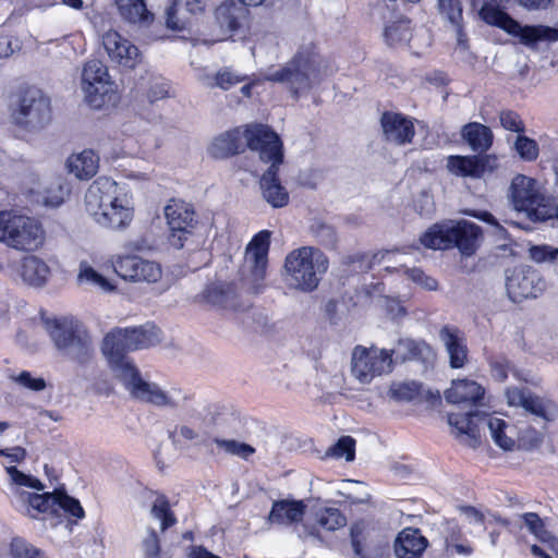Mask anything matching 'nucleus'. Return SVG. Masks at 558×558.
<instances>
[{"label":"nucleus","mask_w":558,"mask_h":558,"mask_svg":"<svg viewBox=\"0 0 558 558\" xmlns=\"http://www.w3.org/2000/svg\"><path fill=\"white\" fill-rule=\"evenodd\" d=\"M124 330L116 328L104 338L101 352L114 375L124 384L131 396L157 407L177 408L179 399L167 393L154 383L145 381L134 362L126 355L129 347Z\"/></svg>","instance_id":"obj_1"},{"label":"nucleus","mask_w":558,"mask_h":558,"mask_svg":"<svg viewBox=\"0 0 558 558\" xmlns=\"http://www.w3.org/2000/svg\"><path fill=\"white\" fill-rule=\"evenodd\" d=\"M86 211L94 220L113 230L125 229L133 219V206L119 184L108 178L99 177L85 193Z\"/></svg>","instance_id":"obj_2"},{"label":"nucleus","mask_w":558,"mask_h":558,"mask_svg":"<svg viewBox=\"0 0 558 558\" xmlns=\"http://www.w3.org/2000/svg\"><path fill=\"white\" fill-rule=\"evenodd\" d=\"M45 326L62 356L78 365H87L93 360L95 354L93 339L83 323L63 317L47 319Z\"/></svg>","instance_id":"obj_3"},{"label":"nucleus","mask_w":558,"mask_h":558,"mask_svg":"<svg viewBox=\"0 0 558 558\" xmlns=\"http://www.w3.org/2000/svg\"><path fill=\"white\" fill-rule=\"evenodd\" d=\"M482 229L468 220H444L430 226L420 242L430 250L457 247L464 256H472L478 247Z\"/></svg>","instance_id":"obj_4"},{"label":"nucleus","mask_w":558,"mask_h":558,"mask_svg":"<svg viewBox=\"0 0 558 558\" xmlns=\"http://www.w3.org/2000/svg\"><path fill=\"white\" fill-rule=\"evenodd\" d=\"M328 267V257L314 246L295 248L284 259L289 287L302 292L316 290Z\"/></svg>","instance_id":"obj_5"},{"label":"nucleus","mask_w":558,"mask_h":558,"mask_svg":"<svg viewBox=\"0 0 558 558\" xmlns=\"http://www.w3.org/2000/svg\"><path fill=\"white\" fill-rule=\"evenodd\" d=\"M163 214L169 228L168 243L175 250L187 252L199 251L204 243V234L193 206L181 199H170Z\"/></svg>","instance_id":"obj_6"},{"label":"nucleus","mask_w":558,"mask_h":558,"mask_svg":"<svg viewBox=\"0 0 558 558\" xmlns=\"http://www.w3.org/2000/svg\"><path fill=\"white\" fill-rule=\"evenodd\" d=\"M508 197L517 211L525 214L532 222H544L557 215V203L541 191L537 180L517 174L512 180Z\"/></svg>","instance_id":"obj_7"},{"label":"nucleus","mask_w":558,"mask_h":558,"mask_svg":"<svg viewBox=\"0 0 558 558\" xmlns=\"http://www.w3.org/2000/svg\"><path fill=\"white\" fill-rule=\"evenodd\" d=\"M318 57L312 51H300L283 68L265 75L266 81L284 83L298 97L323 81Z\"/></svg>","instance_id":"obj_8"},{"label":"nucleus","mask_w":558,"mask_h":558,"mask_svg":"<svg viewBox=\"0 0 558 558\" xmlns=\"http://www.w3.org/2000/svg\"><path fill=\"white\" fill-rule=\"evenodd\" d=\"M478 14L485 23L500 27L510 35L518 36L520 41L526 46L542 40H558V27L544 25L522 26L508 13L498 8V0H484Z\"/></svg>","instance_id":"obj_9"},{"label":"nucleus","mask_w":558,"mask_h":558,"mask_svg":"<svg viewBox=\"0 0 558 558\" xmlns=\"http://www.w3.org/2000/svg\"><path fill=\"white\" fill-rule=\"evenodd\" d=\"M0 242L15 250L33 251L43 242V230L39 223L29 217L1 211Z\"/></svg>","instance_id":"obj_10"},{"label":"nucleus","mask_w":558,"mask_h":558,"mask_svg":"<svg viewBox=\"0 0 558 558\" xmlns=\"http://www.w3.org/2000/svg\"><path fill=\"white\" fill-rule=\"evenodd\" d=\"M113 87L108 69L100 60L93 59L85 63L82 72V89L92 108L100 109L110 102Z\"/></svg>","instance_id":"obj_11"},{"label":"nucleus","mask_w":558,"mask_h":558,"mask_svg":"<svg viewBox=\"0 0 558 558\" xmlns=\"http://www.w3.org/2000/svg\"><path fill=\"white\" fill-rule=\"evenodd\" d=\"M391 366V353L385 349L356 345L352 351L351 372L362 384H368L376 376L390 372Z\"/></svg>","instance_id":"obj_12"},{"label":"nucleus","mask_w":558,"mask_h":558,"mask_svg":"<svg viewBox=\"0 0 558 558\" xmlns=\"http://www.w3.org/2000/svg\"><path fill=\"white\" fill-rule=\"evenodd\" d=\"M270 232H258L245 250L244 269L247 271L244 280L253 293H259L266 278Z\"/></svg>","instance_id":"obj_13"},{"label":"nucleus","mask_w":558,"mask_h":558,"mask_svg":"<svg viewBox=\"0 0 558 558\" xmlns=\"http://www.w3.org/2000/svg\"><path fill=\"white\" fill-rule=\"evenodd\" d=\"M50 116L49 98L40 89L29 88L22 95L14 119L19 125L37 130L50 121Z\"/></svg>","instance_id":"obj_14"},{"label":"nucleus","mask_w":558,"mask_h":558,"mask_svg":"<svg viewBox=\"0 0 558 558\" xmlns=\"http://www.w3.org/2000/svg\"><path fill=\"white\" fill-rule=\"evenodd\" d=\"M246 145L257 151L259 159L270 166L279 167L283 162L282 142L277 133L263 124L248 125L243 132Z\"/></svg>","instance_id":"obj_15"},{"label":"nucleus","mask_w":558,"mask_h":558,"mask_svg":"<svg viewBox=\"0 0 558 558\" xmlns=\"http://www.w3.org/2000/svg\"><path fill=\"white\" fill-rule=\"evenodd\" d=\"M545 287L546 283L539 272L529 266L513 269L506 282L508 296L514 303L537 298L543 293Z\"/></svg>","instance_id":"obj_16"},{"label":"nucleus","mask_w":558,"mask_h":558,"mask_svg":"<svg viewBox=\"0 0 558 558\" xmlns=\"http://www.w3.org/2000/svg\"><path fill=\"white\" fill-rule=\"evenodd\" d=\"M113 269L118 276L131 282L155 283L162 276L161 266L157 262L137 255L118 257Z\"/></svg>","instance_id":"obj_17"},{"label":"nucleus","mask_w":558,"mask_h":558,"mask_svg":"<svg viewBox=\"0 0 558 558\" xmlns=\"http://www.w3.org/2000/svg\"><path fill=\"white\" fill-rule=\"evenodd\" d=\"M486 421V414L481 411H473L465 414L451 413L448 415V423L453 428L456 437L461 444L476 448L481 442V425Z\"/></svg>","instance_id":"obj_18"},{"label":"nucleus","mask_w":558,"mask_h":558,"mask_svg":"<svg viewBox=\"0 0 558 558\" xmlns=\"http://www.w3.org/2000/svg\"><path fill=\"white\" fill-rule=\"evenodd\" d=\"M506 396L510 405L521 407L543 420L553 421L557 414V407L554 402L545 400L524 389L509 388Z\"/></svg>","instance_id":"obj_19"},{"label":"nucleus","mask_w":558,"mask_h":558,"mask_svg":"<svg viewBox=\"0 0 558 558\" xmlns=\"http://www.w3.org/2000/svg\"><path fill=\"white\" fill-rule=\"evenodd\" d=\"M102 44L110 59L120 65L132 69L140 60L138 48L117 32L106 33Z\"/></svg>","instance_id":"obj_20"},{"label":"nucleus","mask_w":558,"mask_h":558,"mask_svg":"<svg viewBox=\"0 0 558 558\" xmlns=\"http://www.w3.org/2000/svg\"><path fill=\"white\" fill-rule=\"evenodd\" d=\"M384 136L387 142L405 145L412 142L415 129L413 122L401 113L384 112L380 119Z\"/></svg>","instance_id":"obj_21"},{"label":"nucleus","mask_w":558,"mask_h":558,"mask_svg":"<svg viewBox=\"0 0 558 558\" xmlns=\"http://www.w3.org/2000/svg\"><path fill=\"white\" fill-rule=\"evenodd\" d=\"M439 339L448 355L452 368H461L468 361V345L464 335L457 327L445 325L439 330Z\"/></svg>","instance_id":"obj_22"},{"label":"nucleus","mask_w":558,"mask_h":558,"mask_svg":"<svg viewBox=\"0 0 558 558\" xmlns=\"http://www.w3.org/2000/svg\"><path fill=\"white\" fill-rule=\"evenodd\" d=\"M201 296L206 303L218 310L239 311L246 307L240 303L235 287L232 283H210L204 289Z\"/></svg>","instance_id":"obj_23"},{"label":"nucleus","mask_w":558,"mask_h":558,"mask_svg":"<svg viewBox=\"0 0 558 558\" xmlns=\"http://www.w3.org/2000/svg\"><path fill=\"white\" fill-rule=\"evenodd\" d=\"M14 494L21 504V511L28 517L36 519L40 513L53 514L57 490L53 493L35 494L17 487Z\"/></svg>","instance_id":"obj_24"},{"label":"nucleus","mask_w":558,"mask_h":558,"mask_svg":"<svg viewBox=\"0 0 558 558\" xmlns=\"http://www.w3.org/2000/svg\"><path fill=\"white\" fill-rule=\"evenodd\" d=\"M428 541L418 529H403L395 542V554L398 558H423Z\"/></svg>","instance_id":"obj_25"},{"label":"nucleus","mask_w":558,"mask_h":558,"mask_svg":"<svg viewBox=\"0 0 558 558\" xmlns=\"http://www.w3.org/2000/svg\"><path fill=\"white\" fill-rule=\"evenodd\" d=\"M485 393L484 388L474 380L457 379L453 380L451 387L446 390L445 398L447 402L453 404H471L477 405Z\"/></svg>","instance_id":"obj_26"},{"label":"nucleus","mask_w":558,"mask_h":558,"mask_svg":"<svg viewBox=\"0 0 558 558\" xmlns=\"http://www.w3.org/2000/svg\"><path fill=\"white\" fill-rule=\"evenodd\" d=\"M306 510L303 500L281 499L272 502L268 514L270 523L279 525H291L302 521Z\"/></svg>","instance_id":"obj_27"},{"label":"nucleus","mask_w":558,"mask_h":558,"mask_svg":"<svg viewBox=\"0 0 558 558\" xmlns=\"http://www.w3.org/2000/svg\"><path fill=\"white\" fill-rule=\"evenodd\" d=\"M279 167L269 166L260 178L259 185L264 199L274 208H280L289 203V194L278 178Z\"/></svg>","instance_id":"obj_28"},{"label":"nucleus","mask_w":558,"mask_h":558,"mask_svg":"<svg viewBox=\"0 0 558 558\" xmlns=\"http://www.w3.org/2000/svg\"><path fill=\"white\" fill-rule=\"evenodd\" d=\"M248 10L233 1L221 3L215 12L216 22L223 33H234L246 20Z\"/></svg>","instance_id":"obj_29"},{"label":"nucleus","mask_w":558,"mask_h":558,"mask_svg":"<svg viewBox=\"0 0 558 558\" xmlns=\"http://www.w3.org/2000/svg\"><path fill=\"white\" fill-rule=\"evenodd\" d=\"M461 137L473 151L483 154L492 147L494 134L488 126L470 122L461 129Z\"/></svg>","instance_id":"obj_30"},{"label":"nucleus","mask_w":558,"mask_h":558,"mask_svg":"<svg viewBox=\"0 0 558 558\" xmlns=\"http://www.w3.org/2000/svg\"><path fill=\"white\" fill-rule=\"evenodd\" d=\"M99 167L98 156L90 149L80 154L71 155L66 160V168L70 173L80 180H88L94 177Z\"/></svg>","instance_id":"obj_31"},{"label":"nucleus","mask_w":558,"mask_h":558,"mask_svg":"<svg viewBox=\"0 0 558 558\" xmlns=\"http://www.w3.org/2000/svg\"><path fill=\"white\" fill-rule=\"evenodd\" d=\"M20 274L22 279L29 286L43 287L50 277V268L39 257L28 255L21 262Z\"/></svg>","instance_id":"obj_32"},{"label":"nucleus","mask_w":558,"mask_h":558,"mask_svg":"<svg viewBox=\"0 0 558 558\" xmlns=\"http://www.w3.org/2000/svg\"><path fill=\"white\" fill-rule=\"evenodd\" d=\"M243 133L239 129L228 131L216 137L209 148L215 158H226L244 149Z\"/></svg>","instance_id":"obj_33"},{"label":"nucleus","mask_w":558,"mask_h":558,"mask_svg":"<svg viewBox=\"0 0 558 558\" xmlns=\"http://www.w3.org/2000/svg\"><path fill=\"white\" fill-rule=\"evenodd\" d=\"M439 13L456 28L457 41L462 49H466V36L462 25V3L460 0H438Z\"/></svg>","instance_id":"obj_34"},{"label":"nucleus","mask_w":558,"mask_h":558,"mask_svg":"<svg viewBox=\"0 0 558 558\" xmlns=\"http://www.w3.org/2000/svg\"><path fill=\"white\" fill-rule=\"evenodd\" d=\"M125 341L128 342L129 350L134 351L150 347L159 341V330L155 327L151 328H132L123 329Z\"/></svg>","instance_id":"obj_35"},{"label":"nucleus","mask_w":558,"mask_h":558,"mask_svg":"<svg viewBox=\"0 0 558 558\" xmlns=\"http://www.w3.org/2000/svg\"><path fill=\"white\" fill-rule=\"evenodd\" d=\"M389 353H395L401 360H420L426 359L430 353V347L424 341H415L412 339H401L395 350Z\"/></svg>","instance_id":"obj_36"},{"label":"nucleus","mask_w":558,"mask_h":558,"mask_svg":"<svg viewBox=\"0 0 558 558\" xmlns=\"http://www.w3.org/2000/svg\"><path fill=\"white\" fill-rule=\"evenodd\" d=\"M412 37L410 20L401 17L385 27L384 38L387 45L398 47L407 45Z\"/></svg>","instance_id":"obj_37"},{"label":"nucleus","mask_w":558,"mask_h":558,"mask_svg":"<svg viewBox=\"0 0 558 558\" xmlns=\"http://www.w3.org/2000/svg\"><path fill=\"white\" fill-rule=\"evenodd\" d=\"M116 3L121 16L131 23H147L153 20L144 0H116Z\"/></svg>","instance_id":"obj_38"},{"label":"nucleus","mask_w":558,"mask_h":558,"mask_svg":"<svg viewBox=\"0 0 558 558\" xmlns=\"http://www.w3.org/2000/svg\"><path fill=\"white\" fill-rule=\"evenodd\" d=\"M477 156H449L447 169L458 177L480 178V166Z\"/></svg>","instance_id":"obj_39"},{"label":"nucleus","mask_w":558,"mask_h":558,"mask_svg":"<svg viewBox=\"0 0 558 558\" xmlns=\"http://www.w3.org/2000/svg\"><path fill=\"white\" fill-rule=\"evenodd\" d=\"M311 234L317 243L329 250H336L338 244V234L333 226L315 219L310 226Z\"/></svg>","instance_id":"obj_40"},{"label":"nucleus","mask_w":558,"mask_h":558,"mask_svg":"<svg viewBox=\"0 0 558 558\" xmlns=\"http://www.w3.org/2000/svg\"><path fill=\"white\" fill-rule=\"evenodd\" d=\"M150 512L154 518L160 521V529L162 532L177 523L175 515L170 509V502L165 495H158L156 497Z\"/></svg>","instance_id":"obj_41"},{"label":"nucleus","mask_w":558,"mask_h":558,"mask_svg":"<svg viewBox=\"0 0 558 558\" xmlns=\"http://www.w3.org/2000/svg\"><path fill=\"white\" fill-rule=\"evenodd\" d=\"M317 524L326 531H336L347 524V518L337 508H323L315 512Z\"/></svg>","instance_id":"obj_42"},{"label":"nucleus","mask_w":558,"mask_h":558,"mask_svg":"<svg viewBox=\"0 0 558 558\" xmlns=\"http://www.w3.org/2000/svg\"><path fill=\"white\" fill-rule=\"evenodd\" d=\"M421 390L422 386L417 381L393 383L389 396L398 402H410L420 397Z\"/></svg>","instance_id":"obj_43"},{"label":"nucleus","mask_w":558,"mask_h":558,"mask_svg":"<svg viewBox=\"0 0 558 558\" xmlns=\"http://www.w3.org/2000/svg\"><path fill=\"white\" fill-rule=\"evenodd\" d=\"M483 425H487L492 438L497 446L505 450H510L513 448L514 440L505 434L507 423L504 420L486 415V421Z\"/></svg>","instance_id":"obj_44"},{"label":"nucleus","mask_w":558,"mask_h":558,"mask_svg":"<svg viewBox=\"0 0 558 558\" xmlns=\"http://www.w3.org/2000/svg\"><path fill=\"white\" fill-rule=\"evenodd\" d=\"M60 511L66 514L75 517L76 519L84 518V510L80 501L73 497H70L64 492L57 490L56 495V508L53 514L59 515Z\"/></svg>","instance_id":"obj_45"},{"label":"nucleus","mask_w":558,"mask_h":558,"mask_svg":"<svg viewBox=\"0 0 558 558\" xmlns=\"http://www.w3.org/2000/svg\"><path fill=\"white\" fill-rule=\"evenodd\" d=\"M513 148L521 159L524 161H534L539 154L538 144L533 138H530L521 133L517 136Z\"/></svg>","instance_id":"obj_46"},{"label":"nucleus","mask_w":558,"mask_h":558,"mask_svg":"<svg viewBox=\"0 0 558 558\" xmlns=\"http://www.w3.org/2000/svg\"><path fill=\"white\" fill-rule=\"evenodd\" d=\"M69 194V184L59 178L47 187L44 203L48 206L58 207L64 202Z\"/></svg>","instance_id":"obj_47"},{"label":"nucleus","mask_w":558,"mask_h":558,"mask_svg":"<svg viewBox=\"0 0 558 558\" xmlns=\"http://www.w3.org/2000/svg\"><path fill=\"white\" fill-rule=\"evenodd\" d=\"M166 25L172 31H183L190 25L189 19L182 12L180 0H174L167 9Z\"/></svg>","instance_id":"obj_48"},{"label":"nucleus","mask_w":558,"mask_h":558,"mask_svg":"<svg viewBox=\"0 0 558 558\" xmlns=\"http://www.w3.org/2000/svg\"><path fill=\"white\" fill-rule=\"evenodd\" d=\"M13 558H46L45 554L21 537H14L10 544Z\"/></svg>","instance_id":"obj_49"},{"label":"nucleus","mask_w":558,"mask_h":558,"mask_svg":"<svg viewBox=\"0 0 558 558\" xmlns=\"http://www.w3.org/2000/svg\"><path fill=\"white\" fill-rule=\"evenodd\" d=\"M329 457L344 458L347 461H352L355 456V440L351 436H342L333 446L326 452Z\"/></svg>","instance_id":"obj_50"},{"label":"nucleus","mask_w":558,"mask_h":558,"mask_svg":"<svg viewBox=\"0 0 558 558\" xmlns=\"http://www.w3.org/2000/svg\"><path fill=\"white\" fill-rule=\"evenodd\" d=\"M78 280L86 281L87 283L98 287L104 291H111L113 289L111 283L104 276L98 274L94 268H92L88 265H81Z\"/></svg>","instance_id":"obj_51"},{"label":"nucleus","mask_w":558,"mask_h":558,"mask_svg":"<svg viewBox=\"0 0 558 558\" xmlns=\"http://www.w3.org/2000/svg\"><path fill=\"white\" fill-rule=\"evenodd\" d=\"M5 471L9 474L12 483L17 486L35 488L37 490L44 489V485L38 478L21 472L15 466H8Z\"/></svg>","instance_id":"obj_52"},{"label":"nucleus","mask_w":558,"mask_h":558,"mask_svg":"<svg viewBox=\"0 0 558 558\" xmlns=\"http://www.w3.org/2000/svg\"><path fill=\"white\" fill-rule=\"evenodd\" d=\"M142 550L144 558H161L159 536L151 527L146 530V534L142 539Z\"/></svg>","instance_id":"obj_53"},{"label":"nucleus","mask_w":558,"mask_h":558,"mask_svg":"<svg viewBox=\"0 0 558 558\" xmlns=\"http://www.w3.org/2000/svg\"><path fill=\"white\" fill-rule=\"evenodd\" d=\"M214 441L217 444L219 448L223 449L226 452L239 456L244 459H247L251 454L255 452V449L252 446L244 442L218 438H216Z\"/></svg>","instance_id":"obj_54"},{"label":"nucleus","mask_w":558,"mask_h":558,"mask_svg":"<svg viewBox=\"0 0 558 558\" xmlns=\"http://www.w3.org/2000/svg\"><path fill=\"white\" fill-rule=\"evenodd\" d=\"M404 275L412 280L413 282L417 283L422 288L434 291L438 288V282L435 278L427 276L422 269L420 268H404L402 269Z\"/></svg>","instance_id":"obj_55"},{"label":"nucleus","mask_w":558,"mask_h":558,"mask_svg":"<svg viewBox=\"0 0 558 558\" xmlns=\"http://www.w3.org/2000/svg\"><path fill=\"white\" fill-rule=\"evenodd\" d=\"M522 519L529 531L541 541H546L548 532L539 515L535 512H526L522 514Z\"/></svg>","instance_id":"obj_56"},{"label":"nucleus","mask_w":558,"mask_h":558,"mask_svg":"<svg viewBox=\"0 0 558 558\" xmlns=\"http://www.w3.org/2000/svg\"><path fill=\"white\" fill-rule=\"evenodd\" d=\"M10 379L33 391H41L46 388V381L44 378L33 377L27 371H23L19 375H10Z\"/></svg>","instance_id":"obj_57"},{"label":"nucleus","mask_w":558,"mask_h":558,"mask_svg":"<svg viewBox=\"0 0 558 558\" xmlns=\"http://www.w3.org/2000/svg\"><path fill=\"white\" fill-rule=\"evenodd\" d=\"M499 120L501 126L508 131L519 134L525 131L522 119L517 112L512 110H502L499 114Z\"/></svg>","instance_id":"obj_58"},{"label":"nucleus","mask_w":558,"mask_h":558,"mask_svg":"<svg viewBox=\"0 0 558 558\" xmlns=\"http://www.w3.org/2000/svg\"><path fill=\"white\" fill-rule=\"evenodd\" d=\"M529 256L536 263L553 262L558 257V247L533 245L529 248Z\"/></svg>","instance_id":"obj_59"},{"label":"nucleus","mask_w":558,"mask_h":558,"mask_svg":"<svg viewBox=\"0 0 558 558\" xmlns=\"http://www.w3.org/2000/svg\"><path fill=\"white\" fill-rule=\"evenodd\" d=\"M216 86L222 89H229L232 86L243 82L245 76L232 72L230 69L225 68L216 74Z\"/></svg>","instance_id":"obj_60"},{"label":"nucleus","mask_w":558,"mask_h":558,"mask_svg":"<svg viewBox=\"0 0 558 558\" xmlns=\"http://www.w3.org/2000/svg\"><path fill=\"white\" fill-rule=\"evenodd\" d=\"M364 529L365 526L362 522H356L350 527L351 545L355 556L359 558H365L362 548Z\"/></svg>","instance_id":"obj_61"},{"label":"nucleus","mask_w":558,"mask_h":558,"mask_svg":"<svg viewBox=\"0 0 558 558\" xmlns=\"http://www.w3.org/2000/svg\"><path fill=\"white\" fill-rule=\"evenodd\" d=\"M492 376L498 380L504 381L508 377L510 371V362L505 357H498L490 361Z\"/></svg>","instance_id":"obj_62"},{"label":"nucleus","mask_w":558,"mask_h":558,"mask_svg":"<svg viewBox=\"0 0 558 558\" xmlns=\"http://www.w3.org/2000/svg\"><path fill=\"white\" fill-rule=\"evenodd\" d=\"M386 310L387 313L391 316V318H401L407 315V308L403 306V304L396 299H388L386 301Z\"/></svg>","instance_id":"obj_63"},{"label":"nucleus","mask_w":558,"mask_h":558,"mask_svg":"<svg viewBox=\"0 0 558 558\" xmlns=\"http://www.w3.org/2000/svg\"><path fill=\"white\" fill-rule=\"evenodd\" d=\"M478 166H480V178L486 171H494L497 168V157L495 155H480L477 156Z\"/></svg>","instance_id":"obj_64"}]
</instances>
